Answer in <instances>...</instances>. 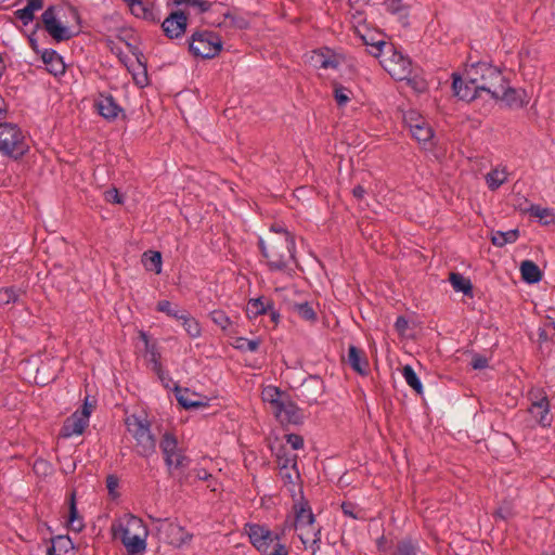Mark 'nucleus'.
I'll return each instance as SVG.
<instances>
[{
  "label": "nucleus",
  "mask_w": 555,
  "mask_h": 555,
  "mask_svg": "<svg viewBox=\"0 0 555 555\" xmlns=\"http://www.w3.org/2000/svg\"><path fill=\"white\" fill-rule=\"evenodd\" d=\"M171 477L175 478L180 486L191 483V481H190L191 472L185 473L184 469H182V470L176 472V476H171Z\"/></svg>",
  "instance_id": "nucleus-61"
},
{
  "label": "nucleus",
  "mask_w": 555,
  "mask_h": 555,
  "mask_svg": "<svg viewBox=\"0 0 555 555\" xmlns=\"http://www.w3.org/2000/svg\"><path fill=\"white\" fill-rule=\"evenodd\" d=\"M387 11L392 14H398L403 25H408L409 12L408 8L402 4V0H388Z\"/></svg>",
  "instance_id": "nucleus-38"
},
{
  "label": "nucleus",
  "mask_w": 555,
  "mask_h": 555,
  "mask_svg": "<svg viewBox=\"0 0 555 555\" xmlns=\"http://www.w3.org/2000/svg\"><path fill=\"white\" fill-rule=\"evenodd\" d=\"M295 513V527L304 528L305 526H312L315 521L314 514L311 511L309 502L302 498V500L294 505Z\"/></svg>",
  "instance_id": "nucleus-22"
},
{
  "label": "nucleus",
  "mask_w": 555,
  "mask_h": 555,
  "mask_svg": "<svg viewBox=\"0 0 555 555\" xmlns=\"http://www.w3.org/2000/svg\"><path fill=\"white\" fill-rule=\"evenodd\" d=\"M222 49L221 37L212 30H196L189 39V51L195 57L210 60L218 56Z\"/></svg>",
  "instance_id": "nucleus-5"
},
{
  "label": "nucleus",
  "mask_w": 555,
  "mask_h": 555,
  "mask_svg": "<svg viewBox=\"0 0 555 555\" xmlns=\"http://www.w3.org/2000/svg\"><path fill=\"white\" fill-rule=\"evenodd\" d=\"M346 362L351 369L360 375H366L369 371V360L364 351L354 345L348 347Z\"/></svg>",
  "instance_id": "nucleus-20"
},
{
  "label": "nucleus",
  "mask_w": 555,
  "mask_h": 555,
  "mask_svg": "<svg viewBox=\"0 0 555 555\" xmlns=\"http://www.w3.org/2000/svg\"><path fill=\"white\" fill-rule=\"evenodd\" d=\"M309 63L315 68H334L339 66L336 54L328 48L314 50L309 56Z\"/></svg>",
  "instance_id": "nucleus-18"
},
{
  "label": "nucleus",
  "mask_w": 555,
  "mask_h": 555,
  "mask_svg": "<svg viewBox=\"0 0 555 555\" xmlns=\"http://www.w3.org/2000/svg\"><path fill=\"white\" fill-rule=\"evenodd\" d=\"M156 522L158 538L173 547L179 548L189 543L193 538V534L188 532L185 528L178 522L169 519H157Z\"/></svg>",
  "instance_id": "nucleus-7"
},
{
  "label": "nucleus",
  "mask_w": 555,
  "mask_h": 555,
  "mask_svg": "<svg viewBox=\"0 0 555 555\" xmlns=\"http://www.w3.org/2000/svg\"><path fill=\"white\" fill-rule=\"evenodd\" d=\"M236 349L242 351H251L255 352L258 350L260 346L259 339H248L245 337H237L233 345Z\"/></svg>",
  "instance_id": "nucleus-44"
},
{
  "label": "nucleus",
  "mask_w": 555,
  "mask_h": 555,
  "mask_svg": "<svg viewBox=\"0 0 555 555\" xmlns=\"http://www.w3.org/2000/svg\"><path fill=\"white\" fill-rule=\"evenodd\" d=\"M323 390L324 386L321 377L310 375L299 386L296 397L301 402L313 404L317 403L319 398L323 395Z\"/></svg>",
  "instance_id": "nucleus-12"
},
{
  "label": "nucleus",
  "mask_w": 555,
  "mask_h": 555,
  "mask_svg": "<svg viewBox=\"0 0 555 555\" xmlns=\"http://www.w3.org/2000/svg\"><path fill=\"white\" fill-rule=\"evenodd\" d=\"M89 422L87 420H83L75 412L65 420L62 428H61V436L64 438H68L73 435H81L86 427L88 426Z\"/></svg>",
  "instance_id": "nucleus-24"
},
{
  "label": "nucleus",
  "mask_w": 555,
  "mask_h": 555,
  "mask_svg": "<svg viewBox=\"0 0 555 555\" xmlns=\"http://www.w3.org/2000/svg\"><path fill=\"white\" fill-rule=\"evenodd\" d=\"M276 457L281 469H286L291 464L293 468L297 467V455L288 456L283 447L276 453Z\"/></svg>",
  "instance_id": "nucleus-47"
},
{
  "label": "nucleus",
  "mask_w": 555,
  "mask_h": 555,
  "mask_svg": "<svg viewBox=\"0 0 555 555\" xmlns=\"http://www.w3.org/2000/svg\"><path fill=\"white\" fill-rule=\"evenodd\" d=\"M356 505L351 502H343L341 511L344 515L349 516L353 519H361L362 517L354 513Z\"/></svg>",
  "instance_id": "nucleus-59"
},
{
  "label": "nucleus",
  "mask_w": 555,
  "mask_h": 555,
  "mask_svg": "<svg viewBox=\"0 0 555 555\" xmlns=\"http://www.w3.org/2000/svg\"><path fill=\"white\" fill-rule=\"evenodd\" d=\"M519 269L521 279L528 284L539 283L543 278L541 269L532 260H524Z\"/></svg>",
  "instance_id": "nucleus-26"
},
{
  "label": "nucleus",
  "mask_w": 555,
  "mask_h": 555,
  "mask_svg": "<svg viewBox=\"0 0 555 555\" xmlns=\"http://www.w3.org/2000/svg\"><path fill=\"white\" fill-rule=\"evenodd\" d=\"M410 131L413 138L424 145L434 138L433 128L422 117L416 118L414 122H410Z\"/></svg>",
  "instance_id": "nucleus-23"
},
{
  "label": "nucleus",
  "mask_w": 555,
  "mask_h": 555,
  "mask_svg": "<svg viewBox=\"0 0 555 555\" xmlns=\"http://www.w3.org/2000/svg\"><path fill=\"white\" fill-rule=\"evenodd\" d=\"M41 23L44 30L56 42L72 39L76 33L64 26L56 17V7L50 5L41 15Z\"/></svg>",
  "instance_id": "nucleus-9"
},
{
  "label": "nucleus",
  "mask_w": 555,
  "mask_h": 555,
  "mask_svg": "<svg viewBox=\"0 0 555 555\" xmlns=\"http://www.w3.org/2000/svg\"><path fill=\"white\" fill-rule=\"evenodd\" d=\"M493 516L502 520L512 518L514 516L513 504L509 501H503L494 511Z\"/></svg>",
  "instance_id": "nucleus-48"
},
{
  "label": "nucleus",
  "mask_w": 555,
  "mask_h": 555,
  "mask_svg": "<svg viewBox=\"0 0 555 555\" xmlns=\"http://www.w3.org/2000/svg\"><path fill=\"white\" fill-rule=\"evenodd\" d=\"M393 555H417V548L411 539H403L397 543Z\"/></svg>",
  "instance_id": "nucleus-45"
},
{
  "label": "nucleus",
  "mask_w": 555,
  "mask_h": 555,
  "mask_svg": "<svg viewBox=\"0 0 555 555\" xmlns=\"http://www.w3.org/2000/svg\"><path fill=\"white\" fill-rule=\"evenodd\" d=\"M487 183L490 190L499 189L506 180L505 172H500L498 169L491 170L487 177Z\"/></svg>",
  "instance_id": "nucleus-42"
},
{
  "label": "nucleus",
  "mask_w": 555,
  "mask_h": 555,
  "mask_svg": "<svg viewBox=\"0 0 555 555\" xmlns=\"http://www.w3.org/2000/svg\"><path fill=\"white\" fill-rule=\"evenodd\" d=\"M178 439L175 434L166 431L159 441V448L162 450L164 462L166 466L172 465V457L176 453L182 451L178 447Z\"/></svg>",
  "instance_id": "nucleus-21"
},
{
  "label": "nucleus",
  "mask_w": 555,
  "mask_h": 555,
  "mask_svg": "<svg viewBox=\"0 0 555 555\" xmlns=\"http://www.w3.org/2000/svg\"><path fill=\"white\" fill-rule=\"evenodd\" d=\"M449 281L456 292H462L464 295L473 294V284L470 280L464 278L457 272L450 273Z\"/></svg>",
  "instance_id": "nucleus-33"
},
{
  "label": "nucleus",
  "mask_w": 555,
  "mask_h": 555,
  "mask_svg": "<svg viewBox=\"0 0 555 555\" xmlns=\"http://www.w3.org/2000/svg\"><path fill=\"white\" fill-rule=\"evenodd\" d=\"M178 305H173L169 300H159L156 305V311L163 312L167 314L168 317L171 315V313L178 308Z\"/></svg>",
  "instance_id": "nucleus-55"
},
{
  "label": "nucleus",
  "mask_w": 555,
  "mask_h": 555,
  "mask_svg": "<svg viewBox=\"0 0 555 555\" xmlns=\"http://www.w3.org/2000/svg\"><path fill=\"white\" fill-rule=\"evenodd\" d=\"M20 298V289L14 286L0 289V306L16 302Z\"/></svg>",
  "instance_id": "nucleus-43"
},
{
  "label": "nucleus",
  "mask_w": 555,
  "mask_h": 555,
  "mask_svg": "<svg viewBox=\"0 0 555 555\" xmlns=\"http://www.w3.org/2000/svg\"><path fill=\"white\" fill-rule=\"evenodd\" d=\"M145 352L150 356V362L153 364V371L158 375L160 380H164V370L160 363V352L156 341L147 345Z\"/></svg>",
  "instance_id": "nucleus-34"
},
{
  "label": "nucleus",
  "mask_w": 555,
  "mask_h": 555,
  "mask_svg": "<svg viewBox=\"0 0 555 555\" xmlns=\"http://www.w3.org/2000/svg\"><path fill=\"white\" fill-rule=\"evenodd\" d=\"M519 237L518 229H513L506 232L495 231L491 234V242L494 246L503 247L506 244H512Z\"/></svg>",
  "instance_id": "nucleus-32"
},
{
  "label": "nucleus",
  "mask_w": 555,
  "mask_h": 555,
  "mask_svg": "<svg viewBox=\"0 0 555 555\" xmlns=\"http://www.w3.org/2000/svg\"><path fill=\"white\" fill-rule=\"evenodd\" d=\"M41 60L47 66V70L57 77L65 74L66 65L63 57L53 49H44L41 52Z\"/></svg>",
  "instance_id": "nucleus-19"
},
{
  "label": "nucleus",
  "mask_w": 555,
  "mask_h": 555,
  "mask_svg": "<svg viewBox=\"0 0 555 555\" xmlns=\"http://www.w3.org/2000/svg\"><path fill=\"white\" fill-rule=\"evenodd\" d=\"M132 53L137 56V60L139 62L140 65H142L143 67V75H142V78H138L137 76H134V80H135V83L137 85H140L141 87L147 85V70H146V65L143 64L140 60V56H143L142 52H139L137 53L135 51L132 50Z\"/></svg>",
  "instance_id": "nucleus-57"
},
{
  "label": "nucleus",
  "mask_w": 555,
  "mask_h": 555,
  "mask_svg": "<svg viewBox=\"0 0 555 555\" xmlns=\"http://www.w3.org/2000/svg\"><path fill=\"white\" fill-rule=\"evenodd\" d=\"M285 438L287 443H289L294 450H299L304 447V438L300 435L288 434Z\"/></svg>",
  "instance_id": "nucleus-56"
},
{
  "label": "nucleus",
  "mask_w": 555,
  "mask_h": 555,
  "mask_svg": "<svg viewBox=\"0 0 555 555\" xmlns=\"http://www.w3.org/2000/svg\"><path fill=\"white\" fill-rule=\"evenodd\" d=\"M143 262L147 270L159 274L162 272V254L159 251H147L143 254Z\"/></svg>",
  "instance_id": "nucleus-36"
},
{
  "label": "nucleus",
  "mask_w": 555,
  "mask_h": 555,
  "mask_svg": "<svg viewBox=\"0 0 555 555\" xmlns=\"http://www.w3.org/2000/svg\"><path fill=\"white\" fill-rule=\"evenodd\" d=\"M466 78H469L470 83L477 85L476 88L489 94L491 99L500 96L503 83L507 82L498 67L486 62L473 64L466 72Z\"/></svg>",
  "instance_id": "nucleus-2"
},
{
  "label": "nucleus",
  "mask_w": 555,
  "mask_h": 555,
  "mask_svg": "<svg viewBox=\"0 0 555 555\" xmlns=\"http://www.w3.org/2000/svg\"><path fill=\"white\" fill-rule=\"evenodd\" d=\"M281 425H300L304 423L301 409L287 396L273 412Z\"/></svg>",
  "instance_id": "nucleus-13"
},
{
  "label": "nucleus",
  "mask_w": 555,
  "mask_h": 555,
  "mask_svg": "<svg viewBox=\"0 0 555 555\" xmlns=\"http://www.w3.org/2000/svg\"><path fill=\"white\" fill-rule=\"evenodd\" d=\"M470 365L474 370H482L488 366V359L481 354H474Z\"/></svg>",
  "instance_id": "nucleus-58"
},
{
  "label": "nucleus",
  "mask_w": 555,
  "mask_h": 555,
  "mask_svg": "<svg viewBox=\"0 0 555 555\" xmlns=\"http://www.w3.org/2000/svg\"><path fill=\"white\" fill-rule=\"evenodd\" d=\"M271 309V300L263 302V297L253 298L248 301L246 314L248 319H255L258 315L266 314Z\"/></svg>",
  "instance_id": "nucleus-31"
},
{
  "label": "nucleus",
  "mask_w": 555,
  "mask_h": 555,
  "mask_svg": "<svg viewBox=\"0 0 555 555\" xmlns=\"http://www.w3.org/2000/svg\"><path fill=\"white\" fill-rule=\"evenodd\" d=\"M135 17L152 23H158L159 17L154 13V2L151 0H125L124 1Z\"/></svg>",
  "instance_id": "nucleus-17"
},
{
  "label": "nucleus",
  "mask_w": 555,
  "mask_h": 555,
  "mask_svg": "<svg viewBox=\"0 0 555 555\" xmlns=\"http://www.w3.org/2000/svg\"><path fill=\"white\" fill-rule=\"evenodd\" d=\"M529 395L531 403L528 408V412L541 427H551L553 414L551 413V402L547 396L542 390H539L537 393L530 392Z\"/></svg>",
  "instance_id": "nucleus-10"
},
{
  "label": "nucleus",
  "mask_w": 555,
  "mask_h": 555,
  "mask_svg": "<svg viewBox=\"0 0 555 555\" xmlns=\"http://www.w3.org/2000/svg\"><path fill=\"white\" fill-rule=\"evenodd\" d=\"M189 311H186L185 309H180L179 307L171 313L170 318H173L178 321H180L181 323L184 321V318H186L189 315Z\"/></svg>",
  "instance_id": "nucleus-64"
},
{
  "label": "nucleus",
  "mask_w": 555,
  "mask_h": 555,
  "mask_svg": "<svg viewBox=\"0 0 555 555\" xmlns=\"http://www.w3.org/2000/svg\"><path fill=\"white\" fill-rule=\"evenodd\" d=\"M173 391L178 403L185 410H194L208 406V401L192 400L188 398L185 393H189V388H181L179 385H175Z\"/></svg>",
  "instance_id": "nucleus-27"
},
{
  "label": "nucleus",
  "mask_w": 555,
  "mask_h": 555,
  "mask_svg": "<svg viewBox=\"0 0 555 555\" xmlns=\"http://www.w3.org/2000/svg\"><path fill=\"white\" fill-rule=\"evenodd\" d=\"M210 318L215 324L220 326L223 331L230 325V318L222 310H214L210 312Z\"/></svg>",
  "instance_id": "nucleus-50"
},
{
  "label": "nucleus",
  "mask_w": 555,
  "mask_h": 555,
  "mask_svg": "<svg viewBox=\"0 0 555 555\" xmlns=\"http://www.w3.org/2000/svg\"><path fill=\"white\" fill-rule=\"evenodd\" d=\"M402 375L406 382V384L417 393H423V384L418 378L417 374L413 370V367L409 364L404 365L402 369Z\"/></svg>",
  "instance_id": "nucleus-35"
},
{
  "label": "nucleus",
  "mask_w": 555,
  "mask_h": 555,
  "mask_svg": "<svg viewBox=\"0 0 555 555\" xmlns=\"http://www.w3.org/2000/svg\"><path fill=\"white\" fill-rule=\"evenodd\" d=\"M190 463H191L190 457L186 456L183 453V451L176 453L175 456L172 457V465L170 467L166 466L168 475L176 476V472L184 469L185 467L189 466Z\"/></svg>",
  "instance_id": "nucleus-37"
},
{
  "label": "nucleus",
  "mask_w": 555,
  "mask_h": 555,
  "mask_svg": "<svg viewBox=\"0 0 555 555\" xmlns=\"http://www.w3.org/2000/svg\"><path fill=\"white\" fill-rule=\"evenodd\" d=\"M67 525L70 530L80 532L85 528L82 518L80 517L76 504V491H72L68 499V519Z\"/></svg>",
  "instance_id": "nucleus-25"
},
{
  "label": "nucleus",
  "mask_w": 555,
  "mask_h": 555,
  "mask_svg": "<svg viewBox=\"0 0 555 555\" xmlns=\"http://www.w3.org/2000/svg\"><path fill=\"white\" fill-rule=\"evenodd\" d=\"M125 425L135 440V451L139 456L150 459L156 454L157 440L151 431V423L146 417L131 414L126 417Z\"/></svg>",
  "instance_id": "nucleus-3"
},
{
  "label": "nucleus",
  "mask_w": 555,
  "mask_h": 555,
  "mask_svg": "<svg viewBox=\"0 0 555 555\" xmlns=\"http://www.w3.org/2000/svg\"><path fill=\"white\" fill-rule=\"evenodd\" d=\"M288 395L275 386H268L262 390V400L271 404L273 412Z\"/></svg>",
  "instance_id": "nucleus-30"
},
{
  "label": "nucleus",
  "mask_w": 555,
  "mask_h": 555,
  "mask_svg": "<svg viewBox=\"0 0 555 555\" xmlns=\"http://www.w3.org/2000/svg\"><path fill=\"white\" fill-rule=\"evenodd\" d=\"M35 12L30 9V7H25L15 11V16L22 21L23 25H28L35 18Z\"/></svg>",
  "instance_id": "nucleus-53"
},
{
  "label": "nucleus",
  "mask_w": 555,
  "mask_h": 555,
  "mask_svg": "<svg viewBox=\"0 0 555 555\" xmlns=\"http://www.w3.org/2000/svg\"><path fill=\"white\" fill-rule=\"evenodd\" d=\"M530 215L539 218L543 224H550L554 221V215L551 214L550 209L542 208L539 205L531 206Z\"/></svg>",
  "instance_id": "nucleus-46"
},
{
  "label": "nucleus",
  "mask_w": 555,
  "mask_h": 555,
  "mask_svg": "<svg viewBox=\"0 0 555 555\" xmlns=\"http://www.w3.org/2000/svg\"><path fill=\"white\" fill-rule=\"evenodd\" d=\"M91 411H92V405L88 402V400H86L82 405V410L76 411L75 413L78 414L83 420H87V422H89Z\"/></svg>",
  "instance_id": "nucleus-63"
},
{
  "label": "nucleus",
  "mask_w": 555,
  "mask_h": 555,
  "mask_svg": "<svg viewBox=\"0 0 555 555\" xmlns=\"http://www.w3.org/2000/svg\"><path fill=\"white\" fill-rule=\"evenodd\" d=\"M476 87L477 85L470 83L469 78L464 81L460 76L453 74L452 90L459 99L469 102L481 96V90Z\"/></svg>",
  "instance_id": "nucleus-16"
},
{
  "label": "nucleus",
  "mask_w": 555,
  "mask_h": 555,
  "mask_svg": "<svg viewBox=\"0 0 555 555\" xmlns=\"http://www.w3.org/2000/svg\"><path fill=\"white\" fill-rule=\"evenodd\" d=\"M105 199L108 203L113 204H122L124 203V196L119 193V191L116 188H112L104 193Z\"/></svg>",
  "instance_id": "nucleus-54"
},
{
  "label": "nucleus",
  "mask_w": 555,
  "mask_h": 555,
  "mask_svg": "<svg viewBox=\"0 0 555 555\" xmlns=\"http://www.w3.org/2000/svg\"><path fill=\"white\" fill-rule=\"evenodd\" d=\"M176 5H191V7H197L199 9L201 13H205L210 10L211 3L206 0H173Z\"/></svg>",
  "instance_id": "nucleus-51"
},
{
  "label": "nucleus",
  "mask_w": 555,
  "mask_h": 555,
  "mask_svg": "<svg viewBox=\"0 0 555 555\" xmlns=\"http://www.w3.org/2000/svg\"><path fill=\"white\" fill-rule=\"evenodd\" d=\"M246 532L251 545L261 555H288V547L280 543V535H273V531L267 526L247 524Z\"/></svg>",
  "instance_id": "nucleus-4"
},
{
  "label": "nucleus",
  "mask_w": 555,
  "mask_h": 555,
  "mask_svg": "<svg viewBox=\"0 0 555 555\" xmlns=\"http://www.w3.org/2000/svg\"><path fill=\"white\" fill-rule=\"evenodd\" d=\"M271 231L274 234L268 235L266 238H259V249L267 260L270 271L292 275L294 269L291 264L295 263L297 266L294 235L278 225H272Z\"/></svg>",
  "instance_id": "nucleus-1"
},
{
  "label": "nucleus",
  "mask_w": 555,
  "mask_h": 555,
  "mask_svg": "<svg viewBox=\"0 0 555 555\" xmlns=\"http://www.w3.org/2000/svg\"><path fill=\"white\" fill-rule=\"evenodd\" d=\"M25 135L17 125L11 122L0 124V153L13 159L22 158L28 152Z\"/></svg>",
  "instance_id": "nucleus-6"
},
{
  "label": "nucleus",
  "mask_w": 555,
  "mask_h": 555,
  "mask_svg": "<svg viewBox=\"0 0 555 555\" xmlns=\"http://www.w3.org/2000/svg\"><path fill=\"white\" fill-rule=\"evenodd\" d=\"M503 83L500 96L493 98L495 101H503L511 108H521L529 102L528 94L525 89H516Z\"/></svg>",
  "instance_id": "nucleus-14"
},
{
  "label": "nucleus",
  "mask_w": 555,
  "mask_h": 555,
  "mask_svg": "<svg viewBox=\"0 0 555 555\" xmlns=\"http://www.w3.org/2000/svg\"><path fill=\"white\" fill-rule=\"evenodd\" d=\"M119 485V479L117 476L115 475H108L106 477V488L108 490V493L113 496H117V494L115 493V490L116 488L118 487Z\"/></svg>",
  "instance_id": "nucleus-60"
},
{
  "label": "nucleus",
  "mask_w": 555,
  "mask_h": 555,
  "mask_svg": "<svg viewBox=\"0 0 555 555\" xmlns=\"http://www.w3.org/2000/svg\"><path fill=\"white\" fill-rule=\"evenodd\" d=\"M60 555H74V543L68 535H56L52 538Z\"/></svg>",
  "instance_id": "nucleus-39"
},
{
  "label": "nucleus",
  "mask_w": 555,
  "mask_h": 555,
  "mask_svg": "<svg viewBox=\"0 0 555 555\" xmlns=\"http://www.w3.org/2000/svg\"><path fill=\"white\" fill-rule=\"evenodd\" d=\"M408 326H409V322L403 315H400L397 318V320L395 322V328L399 334H404Z\"/></svg>",
  "instance_id": "nucleus-62"
},
{
  "label": "nucleus",
  "mask_w": 555,
  "mask_h": 555,
  "mask_svg": "<svg viewBox=\"0 0 555 555\" xmlns=\"http://www.w3.org/2000/svg\"><path fill=\"white\" fill-rule=\"evenodd\" d=\"M188 27V14L184 11H172L162 23L164 35L168 39L181 38Z\"/></svg>",
  "instance_id": "nucleus-11"
},
{
  "label": "nucleus",
  "mask_w": 555,
  "mask_h": 555,
  "mask_svg": "<svg viewBox=\"0 0 555 555\" xmlns=\"http://www.w3.org/2000/svg\"><path fill=\"white\" fill-rule=\"evenodd\" d=\"M349 90L341 85L334 86V98L338 106H345L349 101Z\"/></svg>",
  "instance_id": "nucleus-49"
},
{
  "label": "nucleus",
  "mask_w": 555,
  "mask_h": 555,
  "mask_svg": "<svg viewBox=\"0 0 555 555\" xmlns=\"http://www.w3.org/2000/svg\"><path fill=\"white\" fill-rule=\"evenodd\" d=\"M224 20H229L230 21V25L237 28V29H246L248 28L249 26V23L247 20H245L244 17L242 16H236L230 12H227L224 14Z\"/></svg>",
  "instance_id": "nucleus-52"
},
{
  "label": "nucleus",
  "mask_w": 555,
  "mask_h": 555,
  "mask_svg": "<svg viewBox=\"0 0 555 555\" xmlns=\"http://www.w3.org/2000/svg\"><path fill=\"white\" fill-rule=\"evenodd\" d=\"M388 59H382L380 64L396 80H408L409 83H414L413 87L417 88L415 79L411 78L412 75V61L404 56L401 52L393 50L389 53Z\"/></svg>",
  "instance_id": "nucleus-8"
},
{
  "label": "nucleus",
  "mask_w": 555,
  "mask_h": 555,
  "mask_svg": "<svg viewBox=\"0 0 555 555\" xmlns=\"http://www.w3.org/2000/svg\"><path fill=\"white\" fill-rule=\"evenodd\" d=\"M121 542L130 554H138L145 550V540L135 534H130L129 529L122 528Z\"/></svg>",
  "instance_id": "nucleus-28"
},
{
  "label": "nucleus",
  "mask_w": 555,
  "mask_h": 555,
  "mask_svg": "<svg viewBox=\"0 0 555 555\" xmlns=\"http://www.w3.org/2000/svg\"><path fill=\"white\" fill-rule=\"evenodd\" d=\"M294 311L306 321L314 322L317 320V313L308 301L295 304Z\"/></svg>",
  "instance_id": "nucleus-41"
},
{
  "label": "nucleus",
  "mask_w": 555,
  "mask_h": 555,
  "mask_svg": "<svg viewBox=\"0 0 555 555\" xmlns=\"http://www.w3.org/2000/svg\"><path fill=\"white\" fill-rule=\"evenodd\" d=\"M181 325L191 338H197L202 334L199 322L190 313L186 318H184V321L181 323Z\"/></svg>",
  "instance_id": "nucleus-40"
},
{
  "label": "nucleus",
  "mask_w": 555,
  "mask_h": 555,
  "mask_svg": "<svg viewBox=\"0 0 555 555\" xmlns=\"http://www.w3.org/2000/svg\"><path fill=\"white\" fill-rule=\"evenodd\" d=\"M363 43L370 47L369 53L374 57H384L393 50V44L386 42L383 39H377L376 42H369L367 36H362Z\"/></svg>",
  "instance_id": "nucleus-29"
},
{
  "label": "nucleus",
  "mask_w": 555,
  "mask_h": 555,
  "mask_svg": "<svg viewBox=\"0 0 555 555\" xmlns=\"http://www.w3.org/2000/svg\"><path fill=\"white\" fill-rule=\"evenodd\" d=\"M98 113L108 121L115 120L122 108L116 103L112 94L100 93L94 101Z\"/></svg>",
  "instance_id": "nucleus-15"
}]
</instances>
